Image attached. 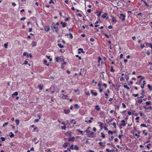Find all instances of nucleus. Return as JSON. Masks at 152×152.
I'll use <instances>...</instances> for the list:
<instances>
[{
	"label": "nucleus",
	"mask_w": 152,
	"mask_h": 152,
	"mask_svg": "<svg viewBox=\"0 0 152 152\" xmlns=\"http://www.w3.org/2000/svg\"><path fill=\"white\" fill-rule=\"evenodd\" d=\"M90 128V127L88 128L86 130V133L88 134V135L89 137H94V134L91 131L89 130V129Z\"/></svg>",
	"instance_id": "obj_1"
},
{
	"label": "nucleus",
	"mask_w": 152,
	"mask_h": 152,
	"mask_svg": "<svg viewBox=\"0 0 152 152\" xmlns=\"http://www.w3.org/2000/svg\"><path fill=\"white\" fill-rule=\"evenodd\" d=\"M51 28L54 31H55L56 32H57L58 31L57 27L56 26V25H55L54 23H52Z\"/></svg>",
	"instance_id": "obj_2"
},
{
	"label": "nucleus",
	"mask_w": 152,
	"mask_h": 152,
	"mask_svg": "<svg viewBox=\"0 0 152 152\" xmlns=\"http://www.w3.org/2000/svg\"><path fill=\"white\" fill-rule=\"evenodd\" d=\"M126 16L123 14H120V18L121 19L122 21H124L125 19Z\"/></svg>",
	"instance_id": "obj_3"
},
{
	"label": "nucleus",
	"mask_w": 152,
	"mask_h": 152,
	"mask_svg": "<svg viewBox=\"0 0 152 152\" xmlns=\"http://www.w3.org/2000/svg\"><path fill=\"white\" fill-rule=\"evenodd\" d=\"M71 133V132H70L69 131L65 133V134L66 136H68L69 137H70L72 136Z\"/></svg>",
	"instance_id": "obj_4"
},
{
	"label": "nucleus",
	"mask_w": 152,
	"mask_h": 152,
	"mask_svg": "<svg viewBox=\"0 0 152 152\" xmlns=\"http://www.w3.org/2000/svg\"><path fill=\"white\" fill-rule=\"evenodd\" d=\"M98 89H99V91L100 92H102L103 90V89L101 88V84L100 83H99L98 84Z\"/></svg>",
	"instance_id": "obj_5"
},
{
	"label": "nucleus",
	"mask_w": 152,
	"mask_h": 152,
	"mask_svg": "<svg viewBox=\"0 0 152 152\" xmlns=\"http://www.w3.org/2000/svg\"><path fill=\"white\" fill-rule=\"evenodd\" d=\"M121 122H122V124H121L120 126H126V124H125V121L124 120H122L121 121Z\"/></svg>",
	"instance_id": "obj_6"
},
{
	"label": "nucleus",
	"mask_w": 152,
	"mask_h": 152,
	"mask_svg": "<svg viewBox=\"0 0 152 152\" xmlns=\"http://www.w3.org/2000/svg\"><path fill=\"white\" fill-rule=\"evenodd\" d=\"M75 139V137H70L68 138V141L69 142L70 141H74Z\"/></svg>",
	"instance_id": "obj_7"
},
{
	"label": "nucleus",
	"mask_w": 152,
	"mask_h": 152,
	"mask_svg": "<svg viewBox=\"0 0 152 152\" xmlns=\"http://www.w3.org/2000/svg\"><path fill=\"white\" fill-rule=\"evenodd\" d=\"M129 73H128L127 74L125 75V78L127 81H128L129 78Z\"/></svg>",
	"instance_id": "obj_8"
},
{
	"label": "nucleus",
	"mask_w": 152,
	"mask_h": 152,
	"mask_svg": "<svg viewBox=\"0 0 152 152\" xmlns=\"http://www.w3.org/2000/svg\"><path fill=\"white\" fill-rule=\"evenodd\" d=\"M44 29L46 31H49L50 28L49 26H46L44 27Z\"/></svg>",
	"instance_id": "obj_9"
},
{
	"label": "nucleus",
	"mask_w": 152,
	"mask_h": 152,
	"mask_svg": "<svg viewBox=\"0 0 152 152\" xmlns=\"http://www.w3.org/2000/svg\"><path fill=\"white\" fill-rule=\"evenodd\" d=\"M70 110L69 109L66 110L65 109H64V112L66 114H68L70 113Z\"/></svg>",
	"instance_id": "obj_10"
},
{
	"label": "nucleus",
	"mask_w": 152,
	"mask_h": 152,
	"mask_svg": "<svg viewBox=\"0 0 152 152\" xmlns=\"http://www.w3.org/2000/svg\"><path fill=\"white\" fill-rule=\"evenodd\" d=\"M95 108L98 111H99L100 109V108L99 105H96L95 106Z\"/></svg>",
	"instance_id": "obj_11"
},
{
	"label": "nucleus",
	"mask_w": 152,
	"mask_h": 152,
	"mask_svg": "<svg viewBox=\"0 0 152 152\" xmlns=\"http://www.w3.org/2000/svg\"><path fill=\"white\" fill-rule=\"evenodd\" d=\"M146 84V83H145V80H143V83H141V85H142V86H141V88L142 89L143 88H144V86Z\"/></svg>",
	"instance_id": "obj_12"
},
{
	"label": "nucleus",
	"mask_w": 152,
	"mask_h": 152,
	"mask_svg": "<svg viewBox=\"0 0 152 152\" xmlns=\"http://www.w3.org/2000/svg\"><path fill=\"white\" fill-rule=\"evenodd\" d=\"M37 116L39 117V118L36 119L34 121V122L35 123H37L39 121V119H40L41 118L40 116V115H38Z\"/></svg>",
	"instance_id": "obj_13"
},
{
	"label": "nucleus",
	"mask_w": 152,
	"mask_h": 152,
	"mask_svg": "<svg viewBox=\"0 0 152 152\" xmlns=\"http://www.w3.org/2000/svg\"><path fill=\"white\" fill-rule=\"evenodd\" d=\"M117 21V20H116L114 17L113 16L112 18V22L115 23H116Z\"/></svg>",
	"instance_id": "obj_14"
},
{
	"label": "nucleus",
	"mask_w": 152,
	"mask_h": 152,
	"mask_svg": "<svg viewBox=\"0 0 152 152\" xmlns=\"http://www.w3.org/2000/svg\"><path fill=\"white\" fill-rule=\"evenodd\" d=\"M107 15H108L107 13H105L102 15V17L103 18H105L107 17Z\"/></svg>",
	"instance_id": "obj_15"
},
{
	"label": "nucleus",
	"mask_w": 152,
	"mask_h": 152,
	"mask_svg": "<svg viewBox=\"0 0 152 152\" xmlns=\"http://www.w3.org/2000/svg\"><path fill=\"white\" fill-rule=\"evenodd\" d=\"M68 144V143L65 142L63 145V147L64 148H66Z\"/></svg>",
	"instance_id": "obj_16"
},
{
	"label": "nucleus",
	"mask_w": 152,
	"mask_h": 152,
	"mask_svg": "<svg viewBox=\"0 0 152 152\" xmlns=\"http://www.w3.org/2000/svg\"><path fill=\"white\" fill-rule=\"evenodd\" d=\"M80 74L82 75H85L86 74V72L85 71H81L80 72Z\"/></svg>",
	"instance_id": "obj_17"
},
{
	"label": "nucleus",
	"mask_w": 152,
	"mask_h": 152,
	"mask_svg": "<svg viewBox=\"0 0 152 152\" xmlns=\"http://www.w3.org/2000/svg\"><path fill=\"white\" fill-rule=\"evenodd\" d=\"M110 125H113V128H115L116 127V123L115 122H113V123H111Z\"/></svg>",
	"instance_id": "obj_18"
},
{
	"label": "nucleus",
	"mask_w": 152,
	"mask_h": 152,
	"mask_svg": "<svg viewBox=\"0 0 152 152\" xmlns=\"http://www.w3.org/2000/svg\"><path fill=\"white\" fill-rule=\"evenodd\" d=\"M94 91L93 90H91V94H93L94 95H97V93L96 92H94Z\"/></svg>",
	"instance_id": "obj_19"
},
{
	"label": "nucleus",
	"mask_w": 152,
	"mask_h": 152,
	"mask_svg": "<svg viewBox=\"0 0 152 152\" xmlns=\"http://www.w3.org/2000/svg\"><path fill=\"white\" fill-rule=\"evenodd\" d=\"M142 101V99H139L137 100V103L139 104H141Z\"/></svg>",
	"instance_id": "obj_20"
},
{
	"label": "nucleus",
	"mask_w": 152,
	"mask_h": 152,
	"mask_svg": "<svg viewBox=\"0 0 152 152\" xmlns=\"http://www.w3.org/2000/svg\"><path fill=\"white\" fill-rule=\"evenodd\" d=\"M90 119L88 121H86V122H87L88 124L91 123L92 122L91 120H93V118H92V117H91L90 118Z\"/></svg>",
	"instance_id": "obj_21"
},
{
	"label": "nucleus",
	"mask_w": 152,
	"mask_h": 152,
	"mask_svg": "<svg viewBox=\"0 0 152 152\" xmlns=\"http://www.w3.org/2000/svg\"><path fill=\"white\" fill-rule=\"evenodd\" d=\"M59 60L61 61H63L64 62V58L63 57V56H60L59 57Z\"/></svg>",
	"instance_id": "obj_22"
},
{
	"label": "nucleus",
	"mask_w": 152,
	"mask_h": 152,
	"mask_svg": "<svg viewBox=\"0 0 152 152\" xmlns=\"http://www.w3.org/2000/svg\"><path fill=\"white\" fill-rule=\"evenodd\" d=\"M110 71L112 72H114L115 71V70L113 69V66H111Z\"/></svg>",
	"instance_id": "obj_23"
},
{
	"label": "nucleus",
	"mask_w": 152,
	"mask_h": 152,
	"mask_svg": "<svg viewBox=\"0 0 152 152\" xmlns=\"http://www.w3.org/2000/svg\"><path fill=\"white\" fill-rule=\"evenodd\" d=\"M61 24L62 25V27L63 28H64L66 26V23L65 22H61Z\"/></svg>",
	"instance_id": "obj_24"
},
{
	"label": "nucleus",
	"mask_w": 152,
	"mask_h": 152,
	"mask_svg": "<svg viewBox=\"0 0 152 152\" xmlns=\"http://www.w3.org/2000/svg\"><path fill=\"white\" fill-rule=\"evenodd\" d=\"M9 136L10 137L12 138L14 137V135L12 132H10L9 134Z\"/></svg>",
	"instance_id": "obj_25"
},
{
	"label": "nucleus",
	"mask_w": 152,
	"mask_h": 152,
	"mask_svg": "<svg viewBox=\"0 0 152 152\" xmlns=\"http://www.w3.org/2000/svg\"><path fill=\"white\" fill-rule=\"evenodd\" d=\"M37 43L36 42L34 41H32V43H31V45L33 46H35L36 45Z\"/></svg>",
	"instance_id": "obj_26"
},
{
	"label": "nucleus",
	"mask_w": 152,
	"mask_h": 152,
	"mask_svg": "<svg viewBox=\"0 0 152 152\" xmlns=\"http://www.w3.org/2000/svg\"><path fill=\"white\" fill-rule=\"evenodd\" d=\"M99 144L100 146H103V147H104L105 146V145H104V144L102 142H99Z\"/></svg>",
	"instance_id": "obj_27"
},
{
	"label": "nucleus",
	"mask_w": 152,
	"mask_h": 152,
	"mask_svg": "<svg viewBox=\"0 0 152 152\" xmlns=\"http://www.w3.org/2000/svg\"><path fill=\"white\" fill-rule=\"evenodd\" d=\"M140 45V48L141 49H143L144 47H145V44L141 43Z\"/></svg>",
	"instance_id": "obj_28"
},
{
	"label": "nucleus",
	"mask_w": 152,
	"mask_h": 152,
	"mask_svg": "<svg viewBox=\"0 0 152 152\" xmlns=\"http://www.w3.org/2000/svg\"><path fill=\"white\" fill-rule=\"evenodd\" d=\"M151 102L150 101H148L146 102V104L147 106H149L151 104Z\"/></svg>",
	"instance_id": "obj_29"
},
{
	"label": "nucleus",
	"mask_w": 152,
	"mask_h": 152,
	"mask_svg": "<svg viewBox=\"0 0 152 152\" xmlns=\"http://www.w3.org/2000/svg\"><path fill=\"white\" fill-rule=\"evenodd\" d=\"M47 61L46 60H45L44 61V64L46 65L47 66H48L49 65V64H47Z\"/></svg>",
	"instance_id": "obj_30"
},
{
	"label": "nucleus",
	"mask_w": 152,
	"mask_h": 152,
	"mask_svg": "<svg viewBox=\"0 0 152 152\" xmlns=\"http://www.w3.org/2000/svg\"><path fill=\"white\" fill-rule=\"evenodd\" d=\"M38 88L40 90H42L43 89V86L41 85H40L39 86Z\"/></svg>",
	"instance_id": "obj_31"
},
{
	"label": "nucleus",
	"mask_w": 152,
	"mask_h": 152,
	"mask_svg": "<svg viewBox=\"0 0 152 152\" xmlns=\"http://www.w3.org/2000/svg\"><path fill=\"white\" fill-rule=\"evenodd\" d=\"M102 12L101 11H99V12H97L96 13H97L98 14H97V16L98 17H100V16L101 14L102 13Z\"/></svg>",
	"instance_id": "obj_32"
},
{
	"label": "nucleus",
	"mask_w": 152,
	"mask_h": 152,
	"mask_svg": "<svg viewBox=\"0 0 152 152\" xmlns=\"http://www.w3.org/2000/svg\"><path fill=\"white\" fill-rule=\"evenodd\" d=\"M71 123L72 124H76V122L74 119L72 120H71Z\"/></svg>",
	"instance_id": "obj_33"
},
{
	"label": "nucleus",
	"mask_w": 152,
	"mask_h": 152,
	"mask_svg": "<svg viewBox=\"0 0 152 152\" xmlns=\"http://www.w3.org/2000/svg\"><path fill=\"white\" fill-rule=\"evenodd\" d=\"M123 87L124 88H126L127 90H129V88L127 85H124L123 86Z\"/></svg>",
	"instance_id": "obj_34"
},
{
	"label": "nucleus",
	"mask_w": 152,
	"mask_h": 152,
	"mask_svg": "<svg viewBox=\"0 0 152 152\" xmlns=\"http://www.w3.org/2000/svg\"><path fill=\"white\" fill-rule=\"evenodd\" d=\"M15 122L17 124V126H18L19 123V121L18 119H16L15 121Z\"/></svg>",
	"instance_id": "obj_35"
},
{
	"label": "nucleus",
	"mask_w": 152,
	"mask_h": 152,
	"mask_svg": "<svg viewBox=\"0 0 152 152\" xmlns=\"http://www.w3.org/2000/svg\"><path fill=\"white\" fill-rule=\"evenodd\" d=\"M83 50V49L81 48H80L78 49V53L79 54H80L81 53V52H82V50Z\"/></svg>",
	"instance_id": "obj_36"
},
{
	"label": "nucleus",
	"mask_w": 152,
	"mask_h": 152,
	"mask_svg": "<svg viewBox=\"0 0 152 152\" xmlns=\"http://www.w3.org/2000/svg\"><path fill=\"white\" fill-rule=\"evenodd\" d=\"M75 108L78 109V108H79L80 107L78 106V104H76L75 105Z\"/></svg>",
	"instance_id": "obj_37"
},
{
	"label": "nucleus",
	"mask_w": 152,
	"mask_h": 152,
	"mask_svg": "<svg viewBox=\"0 0 152 152\" xmlns=\"http://www.w3.org/2000/svg\"><path fill=\"white\" fill-rule=\"evenodd\" d=\"M34 143L35 144H37L39 142V140H38L36 138H34Z\"/></svg>",
	"instance_id": "obj_38"
},
{
	"label": "nucleus",
	"mask_w": 152,
	"mask_h": 152,
	"mask_svg": "<svg viewBox=\"0 0 152 152\" xmlns=\"http://www.w3.org/2000/svg\"><path fill=\"white\" fill-rule=\"evenodd\" d=\"M98 63H99L100 61L102 60V58L100 56L98 57Z\"/></svg>",
	"instance_id": "obj_39"
},
{
	"label": "nucleus",
	"mask_w": 152,
	"mask_h": 152,
	"mask_svg": "<svg viewBox=\"0 0 152 152\" xmlns=\"http://www.w3.org/2000/svg\"><path fill=\"white\" fill-rule=\"evenodd\" d=\"M0 139L2 141H4L6 140L5 138L3 137H0Z\"/></svg>",
	"instance_id": "obj_40"
},
{
	"label": "nucleus",
	"mask_w": 152,
	"mask_h": 152,
	"mask_svg": "<svg viewBox=\"0 0 152 152\" xmlns=\"http://www.w3.org/2000/svg\"><path fill=\"white\" fill-rule=\"evenodd\" d=\"M79 149V148L78 146L77 145H75V147L74 148V149L76 150H78Z\"/></svg>",
	"instance_id": "obj_41"
},
{
	"label": "nucleus",
	"mask_w": 152,
	"mask_h": 152,
	"mask_svg": "<svg viewBox=\"0 0 152 152\" xmlns=\"http://www.w3.org/2000/svg\"><path fill=\"white\" fill-rule=\"evenodd\" d=\"M148 88L150 90H152V87H151V85L149 84H148Z\"/></svg>",
	"instance_id": "obj_42"
},
{
	"label": "nucleus",
	"mask_w": 152,
	"mask_h": 152,
	"mask_svg": "<svg viewBox=\"0 0 152 152\" xmlns=\"http://www.w3.org/2000/svg\"><path fill=\"white\" fill-rule=\"evenodd\" d=\"M8 43L7 42L4 44V47L6 48H7V46L8 45Z\"/></svg>",
	"instance_id": "obj_43"
},
{
	"label": "nucleus",
	"mask_w": 152,
	"mask_h": 152,
	"mask_svg": "<svg viewBox=\"0 0 152 152\" xmlns=\"http://www.w3.org/2000/svg\"><path fill=\"white\" fill-rule=\"evenodd\" d=\"M101 134L103 138H105V135L103 133H101Z\"/></svg>",
	"instance_id": "obj_44"
},
{
	"label": "nucleus",
	"mask_w": 152,
	"mask_h": 152,
	"mask_svg": "<svg viewBox=\"0 0 152 152\" xmlns=\"http://www.w3.org/2000/svg\"><path fill=\"white\" fill-rule=\"evenodd\" d=\"M144 3L145 4V5L147 7H148L149 6V5L147 3V2L145 1H144Z\"/></svg>",
	"instance_id": "obj_45"
},
{
	"label": "nucleus",
	"mask_w": 152,
	"mask_h": 152,
	"mask_svg": "<svg viewBox=\"0 0 152 152\" xmlns=\"http://www.w3.org/2000/svg\"><path fill=\"white\" fill-rule=\"evenodd\" d=\"M68 96H62L61 97L62 99H65L67 97H68Z\"/></svg>",
	"instance_id": "obj_46"
},
{
	"label": "nucleus",
	"mask_w": 152,
	"mask_h": 152,
	"mask_svg": "<svg viewBox=\"0 0 152 152\" xmlns=\"http://www.w3.org/2000/svg\"><path fill=\"white\" fill-rule=\"evenodd\" d=\"M58 45L60 48H63L64 47V46L61 45V44L60 43L58 44Z\"/></svg>",
	"instance_id": "obj_47"
},
{
	"label": "nucleus",
	"mask_w": 152,
	"mask_h": 152,
	"mask_svg": "<svg viewBox=\"0 0 152 152\" xmlns=\"http://www.w3.org/2000/svg\"><path fill=\"white\" fill-rule=\"evenodd\" d=\"M92 83L94 84L95 85L97 83V82L95 81L93 79L92 81Z\"/></svg>",
	"instance_id": "obj_48"
},
{
	"label": "nucleus",
	"mask_w": 152,
	"mask_h": 152,
	"mask_svg": "<svg viewBox=\"0 0 152 152\" xmlns=\"http://www.w3.org/2000/svg\"><path fill=\"white\" fill-rule=\"evenodd\" d=\"M151 145V143H149V144H148L147 145H145V146L146 147H147V148L148 149H149L150 148L149 146Z\"/></svg>",
	"instance_id": "obj_49"
},
{
	"label": "nucleus",
	"mask_w": 152,
	"mask_h": 152,
	"mask_svg": "<svg viewBox=\"0 0 152 152\" xmlns=\"http://www.w3.org/2000/svg\"><path fill=\"white\" fill-rule=\"evenodd\" d=\"M8 124V122H6V123H5L3 124V127H5V126L7 125V124Z\"/></svg>",
	"instance_id": "obj_50"
},
{
	"label": "nucleus",
	"mask_w": 152,
	"mask_h": 152,
	"mask_svg": "<svg viewBox=\"0 0 152 152\" xmlns=\"http://www.w3.org/2000/svg\"><path fill=\"white\" fill-rule=\"evenodd\" d=\"M124 80V79L123 77H121L120 78V80L121 81H123Z\"/></svg>",
	"instance_id": "obj_51"
},
{
	"label": "nucleus",
	"mask_w": 152,
	"mask_h": 152,
	"mask_svg": "<svg viewBox=\"0 0 152 152\" xmlns=\"http://www.w3.org/2000/svg\"><path fill=\"white\" fill-rule=\"evenodd\" d=\"M146 130H144L143 131V134H144L145 136H146L147 134V133L146 132H145Z\"/></svg>",
	"instance_id": "obj_52"
},
{
	"label": "nucleus",
	"mask_w": 152,
	"mask_h": 152,
	"mask_svg": "<svg viewBox=\"0 0 152 152\" xmlns=\"http://www.w3.org/2000/svg\"><path fill=\"white\" fill-rule=\"evenodd\" d=\"M59 61V58L58 57L56 58V61L57 62H58Z\"/></svg>",
	"instance_id": "obj_53"
},
{
	"label": "nucleus",
	"mask_w": 152,
	"mask_h": 152,
	"mask_svg": "<svg viewBox=\"0 0 152 152\" xmlns=\"http://www.w3.org/2000/svg\"><path fill=\"white\" fill-rule=\"evenodd\" d=\"M145 44V47L146 46H147V47H148V46H149V43L147 42H146Z\"/></svg>",
	"instance_id": "obj_54"
},
{
	"label": "nucleus",
	"mask_w": 152,
	"mask_h": 152,
	"mask_svg": "<svg viewBox=\"0 0 152 152\" xmlns=\"http://www.w3.org/2000/svg\"><path fill=\"white\" fill-rule=\"evenodd\" d=\"M26 55H27L28 57V53H26V52H24L23 53V56H26Z\"/></svg>",
	"instance_id": "obj_55"
},
{
	"label": "nucleus",
	"mask_w": 152,
	"mask_h": 152,
	"mask_svg": "<svg viewBox=\"0 0 152 152\" xmlns=\"http://www.w3.org/2000/svg\"><path fill=\"white\" fill-rule=\"evenodd\" d=\"M140 126L145 127H147V126L144 124H141L140 125Z\"/></svg>",
	"instance_id": "obj_56"
},
{
	"label": "nucleus",
	"mask_w": 152,
	"mask_h": 152,
	"mask_svg": "<svg viewBox=\"0 0 152 152\" xmlns=\"http://www.w3.org/2000/svg\"><path fill=\"white\" fill-rule=\"evenodd\" d=\"M122 105L123 107L126 108V106L124 103H123L122 104Z\"/></svg>",
	"instance_id": "obj_57"
},
{
	"label": "nucleus",
	"mask_w": 152,
	"mask_h": 152,
	"mask_svg": "<svg viewBox=\"0 0 152 152\" xmlns=\"http://www.w3.org/2000/svg\"><path fill=\"white\" fill-rule=\"evenodd\" d=\"M74 145H72L70 147V149H72V150H74Z\"/></svg>",
	"instance_id": "obj_58"
},
{
	"label": "nucleus",
	"mask_w": 152,
	"mask_h": 152,
	"mask_svg": "<svg viewBox=\"0 0 152 152\" xmlns=\"http://www.w3.org/2000/svg\"><path fill=\"white\" fill-rule=\"evenodd\" d=\"M18 92H15L13 94H12V95H18Z\"/></svg>",
	"instance_id": "obj_59"
},
{
	"label": "nucleus",
	"mask_w": 152,
	"mask_h": 152,
	"mask_svg": "<svg viewBox=\"0 0 152 152\" xmlns=\"http://www.w3.org/2000/svg\"><path fill=\"white\" fill-rule=\"evenodd\" d=\"M69 34L70 35V38L71 39H72L73 38V36L72 34L71 33H69Z\"/></svg>",
	"instance_id": "obj_60"
},
{
	"label": "nucleus",
	"mask_w": 152,
	"mask_h": 152,
	"mask_svg": "<svg viewBox=\"0 0 152 152\" xmlns=\"http://www.w3.org/2000/svg\"><path fill=\"white\" fill-rule=\"evenodd\" d=\"M103 86L105 88H106L107 87V84L106 83H104L103 85Z\"/></svg>",
	"instance_id": "obj_61"
},
{
	"label": "nucleus",
	"mask_w": 152,
	"mask_h": 152,
	"mask_svg": "<svg viewBox=\"0 0 152 152\" xmlns=\"http://www.w3.org/2000/svg\"><path fill=\"white\" fill-rule=\"evenodd\" d=\"M108 133L109 134H112L113 133V132L110 131V130H109L108 131Z\"/></svg>",
	"instance_id": "obj_62"
},
{
	"label": "nucleus",
	"mask_w": 152,
	"mask_h": 152,
	"mask_svg": "<svg viewBox=\"0 0 152 152\" xmlns=\"http://www.w3.org/2000/svg\"><path fill=\"white\" fill-rule=\"evenodd\" d=\"M123 58V55L122 54H121L120 56V58Z\"/></svg>",
	"instance_id": "obj_63"
},
{
	"label": "nucleus",
	"mask_w": 152,
	"mask_h": 152,
	"mask_svg": "<svg viewBox=\"0 0 152 152\" xmlns=\"http://www.w3.org/2000/svg\"><path fill=\"white\" fill-rule=\"evenodd\" d=\"M149 46L151 48H152V44L149 43Z\"/></svg>",
	"instance_id": "obj_64"
}]
</instances>
